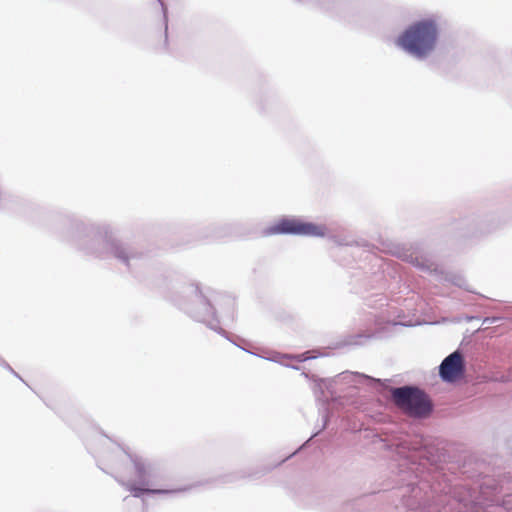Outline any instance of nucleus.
Listing matches in <instances>:
<instances>
[{
	"label": "nucleus",
	"instance_id": "2",
	"mask_svg": "<svg viewBox=\"0 0 512 512\" xmlns=\"http://www.w3.org/2000/svg\"><path fill=\"white\" fill-rule=\"evenodd\" d=\"M392 400L400 410L409 416L425 417L431 411V403L427 395L415 387L394 388Z\"/></svg>",
	"mask_w": 512,
	"mask_h": 512
},
{
	"label": "nucleus",
	"instance_id": "4",
	"mask_svg": "<svg viewBox=\"0 0 512 512\" xmlns=\"http://www.w3.org/2000/svg\"><path fill=\"white\" fill-rule=\"evenodd\" d=\"M134 471L139 481H128L121 482V484L134 496L140 497L141 495L147 494H167L173 492L169 489H153L149 488V481L146 479L148 475V469L144 462L140 459L133 461Z\"/></svg>",
	"mask_w": 512,
	"mask_h": 512
},
{
	"label": "nucleus",
	"instance_id": "5",
	"mask_svg": "<svg viewBox=\"0 0 512 512\" xmlns=\"http://www.w3.org/2000/svg\"><path fill=\"white\" fill-rule=\"evenodd\" d=\"M440 376L443 380L453 382L459 379L464 373V363L461 353L453 352L446 357L440 365Z\"/></svg>",
	"mask_w": 512,
	"mask_h": 512
},
{
	"label": "nucleus",
	"instance_id": "1",
	"mask_svg": "<svg viewBox=\"0 0 512 512\" xmlns=\"http://www.w3.org/2000/svg\"><path fill=\"white\" fill-rule=\"evenodd\" d=\"M438 36L437 24L432 19H424L410 25L397 39L396 44L406 52L423 58L435 48Z\"/></svg>",
	"mask_w": 512,
	"mask_h": 512
},
{
	"label": "nucleus",
	"instance_id": "3",
	"mask_svg": "<svg viewBox=\"0 0 512 512\" xmlns=\"http://www.w3.org/2000/svg\"><path fill=\"white\" fill-rule=\"evenodd\" d=\"M326 233V228L322 225H316L295 218L280 219L274 225L264 230V235L274 234H296L304 236L322 237Z\"/></svg>",
	"mask_w": 512,
	"mask_h": 512
}]
</instances>
